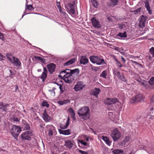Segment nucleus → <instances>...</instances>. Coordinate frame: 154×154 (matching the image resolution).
I'll return each instance as SVG.
<instances>
[{"label":"nucleus","mask_w":154,"mask_h":154,"mask_svg":"<svg viewBox=\"0 0 154 154\" xmlns=\"http://www.w3.org/2000/svg\"><path fill=\"white\" fill-rule=\"evenodd\" d=\"M78 114L81 119L87 120L90 118V109L87 106L82 107L78 111Z\"/></svg>","instance_id":"nucleus-1"},{"label":"nucleus","mask_w":154,"mask_h":154,"mask_svg":"<svg viewBox=\"0 0 154 154\" xmlns=\"http://www.w3.org/2000/svg\"><path fill=\"white\" fill-rule=\"evenodd\" d=\"M144 99V96L143 95L139 94L131 98L130 101L131 103L136 104L138 103L143 101Z\"/></svg>","instance_id":"nucleus-2"},{"label":"nucleus","mask_w":154,"mask_h":154,"mask_svg":"<svg viewBox=\"0 0 154 154\" xmlns=\"http://www.w3.org/2000/svg\"><path fill=\"white\" fill-rule=\"evenodd\" d=\"M90 59L91 61L93 63H96L98 65H103L106 63L103 59H101L97 56H91L90 57Z\"/></svg>","instance_id":"nucleus-3"},{"label":"nucleus","mask_w":154,"mask_h":154,"mask_svg":"<svg viewBox=\"0 0 154 154\" xmlns=\"http://www.w3.org/2000/svg\"><path fill=\"white\" fill-rule=\"evenodd\" d=\"M21 128L20 126L16 125H14L11 129V131L12 135L15 138H17L19 134L21 131Z\"/></svg>","instance_id":"nucleus-4"},{"label":"nucleus","mask_w":154,"mask_h":154,"mask_svg":"<svg viewBox=\"0 0 154 154\" xmlns=\"http://www.w3.org/2000/svg\"><path fill=\"white\" fill-rule=\"evenodd\" d=\"M111 136L114 141H117L121 137V134L117 128H116L112 131Z\"/></svg>","instance_id":"nucleus-5"},{"label":"nucleus","mask_w":154,"mask_h":154,"mask_svg":"<svg viewBox=\"0 0 154 154\" xmlns=\"http://www.w3.org/2000/svg\"><path fill=\"white\" fill-rule=\"evenodd\" d=\"M32 135V132L30 130L25 131L21 135L22 139L29 140L31 139L30 136Z\"/></svg>","instance_id":"nucleus-6"},{"label":"nucleus","mask_w":154,"mask_h":154,"mask_svg":"<svg viewBox=\"0 0 154 154\" xmlns=\"http://www.w3.org/2000/svg\"><path fill=\"white\" fill-rule=\"evenodd\" d=\"M10 104L3 102H0V109L5 112H8L10 111Z\"/></svg>","instance_id":"nucleus-7"},{"label":"nucleus","mask_w":154,"mask_h":154,"mask_svg":"<svg viewBox=\"0 0 154 154\" xmlns=\"http://www.w3.org/2000/svg\"><path fill=\"white\" fill-rule=\"evenodd\" d=\"M85 85L82 81H79L77 82L75 86L74 89L76 91L82 90L85 87Z\"/></svg>","instance_id":"nucleus-8"},{"label":"nucleus","mask_w":154,"mask_h":154,"mask_svg":"<svg viewBox=\"0 0 154 154\" xmlns=\"http://www.w3.org/2000/svg\"><path fill=\"white\" fill-rule=\"evenodd\" d=\"M119 101L116 98H107L105 100V103L108 105H111L116 103V102L119 103Z\"/></svg>","instance_id":"nucleus-9"},{"label":"nucleus","mask_w":154,"mask_h":154,"mask_svg":"<svg viewBox=\"0 0 154 154\" xmlns=\"http://www.w3.org/2000/svg\"><path fill=\"white\" fill-rule=\"evenodd\" d=\"M65 70L66 71V73L68 75H76V77H77L79 73V70L78 69H76L73 70L66 69Z\"/></svg>","instance_id":"nucleus-10"},{"label":"nucleus","mask_w":154,"mask_h":154,"mask_svg":"<svg viewBox=\"0 0 154 154\" xmlns=\"http://www.w3.org/2000/svg\"><path fill=\"white\" fill-rule=\"evenodd\" d=\"M76 76L75 75H67L65 77L64 80L66 83H71L75 79L74 76Z\"/></svg>","instance_id":"nucleus-11"},{"label":"nucleus","mask_w":154,"mask_h":154,"mask_svg":"<svg viewBox=\"0 0 154 154\" xmlns=\"http://www.w3.org/2000/svg\"><path fill=\"white\" fill-rule=\"evenodd\" d=\"M91 21L94 27L97 28H100L101 26L98 20L96 19L95 17H93L91 19Z\"/></svg>","instance_id":"nucleus-12"},{"label":"nucleus","mask_w":154,"mask_h":154,"mask_svg":"<svg viewBox=\"0 0 154 154\" xmlns=\"http://www.w3.org/2000/svg\"><path fill=\"white\" fill-rule=\"evenodd\" d=\"M56 67L55 65L53 63H50L47 65L48 71L51 74L54 71Z\"/></svg>","instance_id":"nucleus-13"},{"label":"nucleus","mask_w":154,"mask_h":154,"mask_svg":"<svg viewBox=\"0 0 154 154\" xmlns=\"http://www.w3.org/2000/svg\"><path fill=\"white\" fill-rule=\"evenodd\" d=\"M65 7L69 10L70 13L73 14H74L75 13L74 6L72 5L71 3H69L68 5L65 6Z\"/></svg>","instance_id":"nucleus-14"},{"label":"nucleus","mask_w":154,"mask_h":154,"mask_svg":"<svg viewBox=\"0 0 154 154\" xmlns=\"http://www.w3.org/2000/svg\"><path fill=\"white\" fill-rule=\"evenodd\" d=\"M48 71L46 68L45 67H43V72L40 78L42 79V81L44 82L47 77Z\"/></svg>","instance_id":"nucleus-15"},{"label":"nucleus","mask_w":154,"mask_h":154,"mask_svg":"<svg viewBox=\"0 0 154 154\" xmlns=\"http://www.w3.org/2000/svg\"><path fill=\"white\" fill-rule=\"evenodd\" d=\"M11 62L13 63L14 65L16 66L21 65V63L18 59L15 57H12V61H11Z\"/></svg>","instance_id":"nucleus-16"},{"label":"nucleus","mask_w":154,"mask_h":154,"mask_svg":"<svg viewBox=\"0 0 154 154\" xmlns=\"http://www.w3.org/2000/svg\"><path fill=\"white\" fill-rule=\"evenodd\" d=\"M88 59L86 56H82L80 60L79 63L80 64L85 65L88 63Z\"/></svg>","instance_id":"nucleus-17"},{"label":"nucleus","mask_w":154,"mask_h":154,"mask_svg":"<svg viewBox=\"0 0 154 154\" xmlns=\"http://www.w3.org/2000/svg\"><path fill=\"white\" fill-rule=\"evenodd\" d=\"M42 118L46 122H48L51 119V117L47 114L46 110H44L42 114Z\"/></svg>","instance_id":"nucleus-18"},{"label":"nucleus","mask_w":154,"mask_h":154,"mask_svg":"<svg viewBox=\"0 0 154 154\" xmlns=\"http://www.w3.org/2000/svg\"><path fill=\"white\" fill-rule=\"evenodd\" d=\"M33 57L34 59L36 61H40L42 63L44 64H45L46 63V60L44 58H42L40 57L36 56H34Z\"/></svg>","instance_id":"nucleus-19"},{"label":"nucleus","mask_w":154,"mask_h":154,"mask_svg":"<svg viewBox=\"0 0 154 154\" xmlns=\"http://www.w3.org/2000/svg\"><path fill=\"white\" fill-rule=\"evenodd\" d=\"M100 91V90L99 88H95L94 90L91 92V94L92 95L95 96L96 97H97Z\"/></svg>","instance_id":"nucleus-20"},{"label":"nucleus","mask_w":154,"mask_h":154,"mask_svg":"<svg viewBox=\"0 0 154 154\" xmlns=\"http://www.w3.org/2000/svg\"><path fill=\"white\" fill-rule=\"evenodd\" d=\"M58 131L60 134L65 135H68L70 134V131L69 129L65 130H63L60 129H59Z\"/></svg>","instance_id":"nucleus-21"},{"label":"nucleus","mask_w":154,"mask_h":154,"mask_svg":"<svg viewBox=\"0 0 154 154\" xmlns=\"http://www.w3.org/2000/svg\"><path fill=\"white\" fill-rule=\"evenodd\" d=\"M118 0H110L108 2V5L114 7L118 4Z\"/></svg>","instance_id":"nucleus-22"},{"label":"nucleus","mask_w":154,"mask_h":154,"mask_svg":"<svg viewBox=\"0 0 154 154\" xmlns=\"http://www.w3.org/2000/svg\"><path fill=\"white\" fill-rule=\"evenodd\" d=\"M73 143L71 140H68L65 141V145L66 147L70 149L72 148L73 146Z\"/></svg>","instance_id":"nucleus-23"},{"label":"nucleus","mask_w":154,"mask_h":154,"mask_svg":"<svg viewBox=\"0 0 154 154\" xmlns=\"http://www.w3.org/2000/svg\"><path fill=\"white\" fill-rule=\"evenodd\" d=\"M70 119L69 117H68L67 118V120L66 122V125L65 126H63V125L60 124V128L61 129H66L67 128L68 126L69 125V121Z\"/></svg>","instance_id":"nucleus-24"},{"label":"nucleus","mask_w":154,"mask_h":154,"mask_svg":"<svg viewBox=\"0 0 154 154\" xmlns=\"http://www.w3.org/2000/svg\"><path fill=\"white\" fill-rule=\"evenodd\" d=\"M130 140V137L129 136L125 137L123 141L120 143V145L123 146H125L126 143Z\"/></svg>","instance_id":"nucleus-25"},{"label":"nucleus","mask_w":154,"mask_h":154,"mask_svg":"<svg viewBox=\"0 0 154 154\" xmlns=\"http://www.w3.org/2000/svg\"><path fill=\"white\" fill-rule=\"evenodd\" d=\"M102 138V139L108 145L110 146L111 145V142L107 137L103 136Z\"/></svg>","instance_id":"nucleus-26"},{"label":"nucleus","mask_w":154,"mask_h":154,"mask_svg":"<svg viewBox=\"0 0 154 154\" xmlns=\"http://www.w3.org/2000/svg\"><path fill=\"white\" fill-rule=\"evenodd\" d=\"M67 75L66 73V71L64 70L60 72V74L59 75L58 77L61 78H63V79H64L65 77Z\"/></svg>","instance_id":"nucleus-27"},{"label":"nucleus","mask_w":154,"mask_h":154,"mask_svg":"<svg viewBox=\"0 0 154 154\" xmlns=\"http://www.w3.org/2000/svg\"><path fill=\"white\" fill-rule=\"evenodd\" d=\"M75 61V58H72L64 64V66H68L73 64Z\"/></svg>","instance_id":"nucleus-28"},{"label":"nucleus","mask_w":154,"mask_h":154,"mask_svg":"<svg viewBox=\"0 0 154 154\" xmlns=\"http://www.w3.org/2000/svg\"><path fill=\"white\" fill-rule=\"evenodd\" d=\"M117 36L120 37L121 38H125L127 37L126 35V32H125L124 33L120 32L117 35Z\"/></svg>","instance_id":"nucleus-29"},{"label":"nucleus","mask_w":154,"mask_h":154,"mask_svg":"<svg viewBox=\"0 0 154 154\" xmlns=\"http://www.w3.org/2000/svg\"><path fill=\"white\" fill-rule=\"evenodd\" d=\"M23 130L25 131L30 130V127L28 123H25L23 126Z\"/></svg>","instance_id":"nucleus-30"},{"label":"nucleus","mask_w":154,"mask_h":154,"mask_svg":"<svg viewBox=\"0 0 154 154\" xmlns=\"http://www.w3.org/2000/svg\"><path fill=\"white\" fill-rule=\"evenodd\" d=\"M113 152L114 154H124L123 151L119 149L115 150Z\"/></svg>","instance_id":"nucleus-31"},{"label":"nucleus","mask_w":154,"mask_h":154,"mask_svg":"<svg viewBox=\"0 0 154 154\" xmlns=\"http://www.w3.org/2000/svg\"><path fill=\"white\" fill-rule=\"evenodd\" d=\"M140 21L146 23L147 19V17L145 15H142L140 17Z\"/></svg>","instance_id":"nucleus-32"},{"label":"nucleus","mask_w":154,"mask_h":154,"mask_svg":"<svg viewBox=\"0 0 154 154\" xmlns=\"http://www.w3.org/2000/svg\"><path fill=\"white\" fill-rule=\"evenodd\" d=\"M34 8L31 5H26V7L25 8V10H33L34 9Z\"/></svg>","instance_id":"nucleus-33"},{"label":"nucleus","mask_w":154,"mask_h":154,"mask_svg":"<svg viewBox=\"0 0 154 154\" xmlns=\"http://www.w3.org/2000/svg\"><path fill=\"white\" fill-rule=\"evenodd\" d=\"M150 54L149 55V57H154V48L153 47H152L150 50Z\"/></svg>","instance_id":"nucleus-34"},{"label":"nucleus","mask_w":154,"mask_h":154,"mask_svg":"<svg viewBox=\"0 0 154 154\" xmlns=\"http://www.w3.org/2000/svg\"><path fill=\"white\" fill-rule=\"evenodd\" d=\"M146 23L144 22H143L140 21V22L139 24V27L140 28H143L145 26V24Z\"/></svg>","instance_id":"nucleus-35"},{"label":"nucleus","mask_w":154,"mask_h":154,"mask_svg":"<svg viewBox=\"0 0 154 154\" xmlns=\"http://www.w3.org/2000/svg\"><path fill=\"white\" fill-rule=\"evenodd\" d=\"M106 75L107 72L106 70H104L102 72L100 76L103 77L104 78H106Z\"/></svg>","instance_id":"nucleus-36"},{"label":"nucleus","mask_w":154,"mask_h":154,"mask_svg":"<svg viewBox=\"0 0 154 154\" xmlns=\"http://www.w3.org/2000/svg\"><path fill=\"white\" fill-rule=\"evenodd\" d=\"M6 57L10 61H12V57H14L11 54H10L9 53H7V54Z\"/></svg>","instance_id":"nucleus-37"},{"label":"nucleus","mask_w":154,"mask_h":154,"mask_svg":"<svg viewBox=\"0 0 154 154\" xmlns=\"http://www.w3.org/2000/svg\"><path fill=\"white\" fill-rule=\"evenodd\" d=\"M149 83L151 85H154V76L150 78L149 81Z\"/></svg>","instance_id":"nucleus-38"},{"label":"nucleus","mask_w":154,"mask_h":154,"mask_svg":"<svg viewBox=\"0 0 154 154\" xmlns=\"http://www.w3.org/2000/svg\"><path fill=\"white\" fill-rule=\"evenodd\" d=\"M59 88L60 90V93H63L64 90V87H63V85H60V86H59Z\"/></svg>","instance_id":"nucleus-39"},{"label":"nucleus","mask_w":154,"mask_h":154,"mask_svg":"<svg viewBox=\"0 0 154 154\" xmlns=\"http://www.w3.org/2000/svg\"><path fill=\"white\" fill-rule=\"evenodd\" d=\"M93 5L95 8H97L98 6V2L96 0H93L92 1Z\"/></svg>","instance_id":"nucleus-40"},{"label":"nucleus","mask_w":154,"mask_h":154,"mask_svg":"<svg viewBox=\"0 0 154 154\" xmlns=\"http://www.w3.org/2000/svg\"><path fill=\"white\" fill-rule=\"evenodd\" d=\"M42 106H46L47 107H48L49 106V104H48V103L45 101H44L42 102Z\"/></svg>","instance_id":"nucleus-41"},{"label":"nucleus","mask_w":154,"mask_h":154,"mask_svg":"<svg viewBox=\"0 0 154 154\" xmlns=\"http://www.w3.org/2000/svg\"><path fill=\"white\" fill-rule=\"evenodd\" d=\"M145 7L146 8L147 10L150 8V7L148 2L146 1L145 2Z\"/></svg>","instance_id":"nucleus-42"},{"label":"nucleus","mask_w":154,"mask_h":154,"mask_svg":"<svg viewBox=\"0 0 154 154\" xmlns=\"http://www.w3.org/2000/svg\"><path fill=\"white\" fill-rule=\"evenodd\" d=\"M119 79L122 81L124 82H125L126 81V80L125 79V78L123 74H122L121 75V77L120 78H119Z\"/></svg>","instance_id":"nucleus-43"},{"label":"nucleus","mask_w":154,"mask_h":154,"mask_svg":"<svg viewBox=\"0 0 154 154\" xmlns=\"http://www.w3.org/2000/svg\"><path fill=\"white\" fill-rule=\"evenodd\" d=\"M119 79L122 81L124 82H125L126 81V80L125 79V78L123 74H122L121 75V77L120 78H119Z\"/></svg>","instance_id":"nucleus-44"},{"label":"nucleus","mask_w":154,"mask_h":154,"mask_svg":"<svg viewBox=\"0 0 154 154\" xmlns=\"http://www.w3.org/2000/svg\"><path fill=\"white\" fill-rule=\"evenodd\" d=\"M115 74L119 78L121 77V75L119 72H116Z\"/></svg>","instance_id":"nucleus-45"},{"label":"nucleus","mask_w":154,"mask_h":154,"mask_svg":"<svg viewBox=\"0 0 154 154\" xmlns=\"http://www.w3.org/2000/svg\"><path fill=\"white\" fill-rule=\"evenodd\" d=\"M148 117L150 119H151L152 120H154V116L151 115L150 114L148 115Z\"/></svg>","instance_id":"nucleus-46"},{"label":"nucleus","mask_w":154,"mask_h":154,"mask_svg":"<svg viewBox=\"0 0 154 154\" xmlns=\"http://www.w3.org/2000/svg\"><path fill=\"white\" fill-rule=\"evenodd\" d=\"M79 142L84 146H86L87 145V143L83 140H79Z\"/></svg>","instance_id":"nucleus-47"},{"label":"nucleus","mask_w":154,"mask_h":154,"mask_svg":"<svg viewBox=\"0 0 154 154\" xmlns=\"http://www.w3.org/2000/svg\"><path fill=\"white\" fill-rule=\"evenodd\" d=\"M58 103L60 105H63L66 103V101H59L58 102Z\"/></svg>","instance_id":"nucleus-48"},{"label":"nucleus","mask_w":154,"mask_h":154,"mask_svg":"<svg viewBox=\"0 0 154 154\" xmlns=\"http://www.w3.org/2000/svg\"><path fill=\"white\" fill-rule=\"evenodd\" d=\"M141 8H140L137 9L135 10H134V11L135 12H136L137 14H138V13H140V12Z\"/></svg>","instance_id":"nucleus-49"},{"label":"nucleus","mask_w":154,"mask_h":154,"mask_svg":"<svg viewBox=\"0 0 154 154\" xmlns=\"http://www.w3.org/2000/svg\"><path fill=\"white\" fill-rule=\"evenodd\" d=\"M57 7L59 9V11H60L61 10V8L60 3L59 2H57Z\"/></svg>","instance_id":"nucleus-50"},{"label":"nucleus","mask_w":154,"mask_h":154,"mask_svg":"<svg viewBox=\"0 0 154 154\" xmlns=\"http://www.w3.org/2000/svg\"><path fill=\"white\" fill-rule=\"evenodd\" d=\"M49 91L51 93V94H53L54 95L55 94V92H54V90L53 89L52 90H49Z\"/></svg>","instance_id":"nucleus-51"},{"label":"nucleus","mask_w":154,"mask_h":154,"mask_svg":"<svg viewBox=\"0 0 154 154\" xmlns=\"http://www.w3.org/2000/svg\"><path fill=\"white\" fill-rule=\"evenodd\" d=\"M79 152L82 154H88L87 152L84 151L82 150H79Z\"/></svg>","instance_id":"nucleus-52"},{"label":"nucleus","mask_w":154,"mask_h":154,"mask_svg":"<svg viewBox=\"0 0 154 154\" xmlns=\"http://www.w3.org/2000/svg\"><path fill=\"white\" fill-rule=\"evenodd\" d=\"M131 62L132 63H134L137 65H139L140 64V63H138L137 62L134 61L133 60H131Z\"/></svg>","instance_id":"nucleus-53"},{"label":"nucleus","mask_w":154,"mask_h":154,"mask_svg":"<svg viewBox=\"0 0 154 154\" xmlns=\"http://www.w3.org/2000/svg\"><path fill=\"white\" fill-rule=\"evenodd\" d=\"M13 120L14 122H18L19 121L17 117H14L13 118Z\"/></svg>","instance_id":"nucleus-54"},{"label":"nucleus","mask_w":154,"mask_h":154,"mask_svg":"<svg viewBox=\"0 0 154 154\" xmlns=\"http://www.w3.org/2000/svg\"><path fill=\"white\" fill-rule=\"evenodd\" d=\"M48 134L50 136H52L53 135V132L51 130H50L48 131Z\"/></svg>","instance_id":"nucleus-55"},{"label":"nucleus","mask_w":154,"mask_h":154,"mask_svg":"<svg viewBox=\"0 0 154 154\" xmlns=\"http://www.w3.org/2000/svg\"><path fill=\"white\" fill-rule=\"evenodd\" d=\"M4 58L5 57L0 53V60H3V58Z\"/></svg>","instance_id":"nucleus-56"},{"label":"nucleus","mask_w":154,"mask_h":154,"mask_svg":"<svg viewBox=\"0 0 154 154\" xmlns=\"http://www.w3.org/2000/svg\"><path fill=\"white\" fill-rule=\"evenodd\" d=\"M117 64L119 68H121L122 66V64H121V63L119 61L117 63Z\"/></svg>","instance_id":"nucleus-57"},{"label":"nucleus","mask_w":154,"mask_h":154,"mask_svg":"<svg viewBox=\"0 0 154 154\" xmlns=\"http://www.w3.org/2000/svg\"><path fill=\"white\" fill-rule=\"evenodd\" d=\"M69 111L70 112H71L72 113H73L74 112L73 109L71 108H69Z\"/></svg>","instance_id":"nucleus-58"},{"label":"nucleus","mask_w":154,"mask_h":154,"mask_svg":"<svg viewBox=\"0 0 154 154\" xmlns=\"http://www.w3.org/2000/svg\"><path fill=\"white\" fill-rule=\"evenodd\" d=\"M154 102V95L152 96L151 99L150 103Z\"/></svg>","instance_id":"nucleus-59"},{"label":"nucleus","mask_w":154,"mask_h":154,"mask_svg":"<svg viewBox=\"0 0 154 154\" xmlns=\"http://www.w3.org/2000/svg\"><path fill=\"white\" fill-rule=\"evenodd\" d=\"M147 11H148V13L150 14H152V12L151 10H150V8H149V9H148V10H147Z\"/></svg>","instance_id":"nucleus-60"},{"label":"nucleus","mask_w":154,"mask_h":154,"mask_svg":"<svg viewBox=\"0 0 154 154\" xmlns=\"http://www.w3.org/2000/svg\"><path fill=\"white\" fill-rule=\"evenodd\" d=\"M3 35L1 33H0V39L2 40L3 39Z\"/></svg>","instance_id":"nucleus-61"},{"label":"nucleus","mask_w":154,"mask_h":154,"mask_svg":"<svg viewBox=\"0 0 154 154\" xmlns=\"http://www.w3.org/2000/svg\"><path fill=\"white\" fill-rule=\"evenodd\" d=\"M71 116L72 118H74L75 117V112L72 113L71 114Z\"/></svg>","instance_id":"nucleus-62"},{"label":"nucleus","mask_w":154,"mask_h":154,"mask_svg":"<svg viewBox=\"0 0 154 154\" xmlns=\"http://www.w3.org/2000/svg\"><path fill=\"white\" fill-rule=\"evenodd\" d=\"M121 59H122V60L123 61V62H124V63H125V62H126V60H125V59L124 58V57H122H122H121Z\"/></svg>","instance_id":"nucleus-63"},{"label":"nucleus","mask_w":154,"mask_h":154,"mask_svg":"<svg viewBox=\"0 0 154 154\" xmlns=\"http://www.w3.org/2000/svg\"><path fill=\"white\" fill-rule=\"evenodd\" d=\"M75 1H74L72 2V3L71 4L74 6L75 5Z\"/></svg>","instance_id":"nucleus-64"}]
</instances>
